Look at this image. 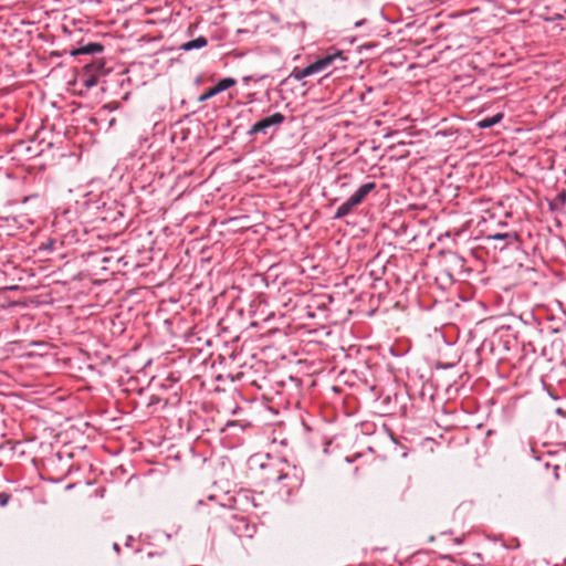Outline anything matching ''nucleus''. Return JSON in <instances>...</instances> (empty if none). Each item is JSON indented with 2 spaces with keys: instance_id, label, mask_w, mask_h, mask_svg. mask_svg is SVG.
<instances>
[{
  "instance_id": "f257e3e1",
  "label": "nucleus",
  "mask_w": 566,
  "mask_h": 566,
  "mask_svg": "<svg viewBox=\"0 0 566 566\" xmlns=\"http://www.w3.org/2000/svg\"><path fill=\"white\" fill-rule=\"evenodd\" d=\"M336 61H340V62L345 61L340 51H335L333 53L326 54V55L317 59L316 61H314L313 63L308 64L305 67V72L308 73V76L318 74L321 72L326 71L332 65H334V63Z\"/></svg>"
},
{
  "instance_id": "f03ea898",
  "label": "nucleus",
  "mask_w": 566,
  "mask_h": 566,
  "mask_svg": "<svg viewBox=\"0 0 566 566\" xmlns=\"http://www.w3.org/2000/svg\"><path fill=\"white\" fill-rule=\"evenodd\" d=\"M284 122V116L281 113H274L251 126L249 134H263L266 135L271 127H279Z\"/></svg>"
},
{
  "instance_id": "7ed1b4c3",
  "label": "nucleus",
  "mask_w": 566,
  "mask_h": 566,
  "mask_svg": "<svg viewBox=\"0 0 566 566\" xmlns=\"http://www.w3.org/2000/svg\"><path fill=\"white\" fill-rule=\"evenodd\" d=\"M237 84L235 78L233 77H224L221 78L213 87L207 90L199 98V101H206L218 95L221 92L227 91L228 88L234 86Z\"/></svg>"
},
{
  "instance_id": "20e7f679",
  "label": "nucleus",
  "mask_w": 566,
  "mask_h": 566,
  "mask_svg": "<svg viewBox=\"0 0 566 566\" xmlns=\"http://www.w3.org/2000/svg\"><path fill=\"white\" fill-rule=\"evenodd\" d=\"M207 44H208V40L205 36L200 35V36H197L196 39H192L190 41L182 43L180 45V49L185 52H188V51H192V50L203 49L207 46Z\"/></svg>"
},
{
  "instance_id": "39448f33",
  "label": "nucleus",
  "mask_w": 566,
  "mask_h": 566,
  "mask_svg": "<svg viewBox=\"0 0 566 566\" xmlns=\"http://www.w3.org/2000/svg\"><path fill=\"white\" fill-rule=\"evenodd\" d=\"M356 206H358V203L352 197H349L337 208L334 219H342L348 216Z\"/></svg>"
},
{
  "instance_id": "423d86ee",
  "label": "nucleus",
  "mask_w": 566,
  "mask_h": 566,
  "mask_svg": "<svg viewBox=\"0 0 566 566\" xmlns=\"http://www.w3.org/2000/svg\"><path fill=\"white\" fill-rule=\"evenodd\" d=\"M375 182H366L355 191L350 197L359 205L366 196L375 189Z\"/></svg>"
},
{
  "instance_id": "0eeeda50",
  "label": "nucleus",
  "mask_w": 566,
  "mask_h": 566,
  "mask_svg": "<svg viewBox=\"0 0 566 566\" xmlns=\"http://www.w3.org/2000/svg\"><path fill=\"white\" fill-rule=\"evenodd\" d=\"M103 51V46L99 43L91 42L87 43L74 51H72V55H78V54H96L101 53Z\"/></svg>"
},
{
  "instance_id": "6e6552de",
  "label": "nucleus",
  "mask_w": 566,
  "mask_h": 566,
  "mask_svg": "<svg viewBox=\"0 0 566 566\" xmlns=\"http://www.w3.org/2000/svg\"><path fill=\"white\" fill-rule=\"evenodd\" d=\"M503 118V114L497 113L491 117L483 118L476 123V126L481 129L490 128L499 124Z\"/></svg>"
},
{
  "instance_id": "1a4fd4ad",
  "label": "nucleus",
  "mask_w": 566,
  "mask_h": 566,
  "mask_svg": "<svg viewBox=\"0 0 566 566\" xmlns=\"http://www.w3.org/2000/svg\"><path fill=\"white\" fill-rule=\"evenodd\" d=\"M284 480L290 481V483L287 484V486H289L287 494H290L291 490L297 489L300 486V480L297 479V476L295 474L291 475L290 473H285V474H281L277 476L279 482L284 481Z\"/></svg>"
},
{
  "instance_id": "9d476101",
  "label": "nucleus",
  "mask_w": 566,
  "mask_h": 566,
  "mask_svg": "<svg viewBox=\"0 0 566 566\" xmlns=\"http://www.w3.org/2000/svg\"><path fill=\"white\" fill-rule=\"evenodd\" d=\"M488 239L489 240H497V241H506L509 243H512L513 241L516 240V234L515 233H509V232H505V233H494V234H489Z\"/></svg>"
},
{
  "instance_id": "9b49d317",
  "label": "nucleus",
  "mask_w": 566,
  "mask_h": 566,
  "mask_svg": "<svg viewBox=\"0 0 566 566\" xmlns=\"http://www.w3.org/2000/svg\"><path fill=\"white\" fill-rule=\"evenodd\" d=\"M291 76L296 80V81H301L305 77L308 76V73L305 72V67L302 69V70H298V69H294L293 72L291 73Z\"/></svg>"
},
{
  "instance_id": "f8f14e48",
  "label": "nucleus",
  "mask_w": 566,
  "mask_h": 566,
  "mask_svg": "<svg viewBox=\"0 0 566 566\" xmlns=\"http://www.w3.org/2000/svg\"><path fill=\"white\" fill-rule=\"evenodd\" d=\"M10 500V495L7 493H0V506H6Z\"/></svg>"
},
{
  "instance_id": "ddd939ff",
  "label": "nucleus",
  "mask_w": 566,
  "mask_h": 566,
  "mask_svg": "<svg viewBox=\"0 0 566 566\" xmlns=\"http://www.w3.org/2000/svg\"><path fill=\"white\" fill-rule=\"evenodd\" d=\"M361 24H363V21H358V22L355 23L356 27H359Z\"/></svg>"
}]
</instances>
